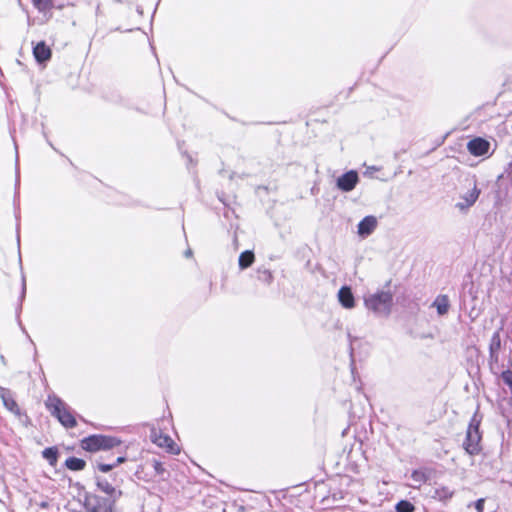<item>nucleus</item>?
<instances>
[{"label":"nucleus","instance_id":"nucleus-12","mask_svg":"<svg viewBox=\"0 0 512 512\" xmlns=\"http://www.w3.org/2000/svg\"><path fill=\"white\" fill-rule=\"evenodd\" d=\"M0 398L2 399L4 406L10 412L17 416L20 415V409L9 390L0 387Z\"/></svg>","mask_w":512,"mask_h":512},{"label":"nucleus","instance_id":"nucleus-8","mask_svg":"<svg viewBox=\"0 0 512 512\" xmlns=\"http://www.w3.org/2000/svg\"><path fill=\"white\" fill-rule=\"evenodd\" d=\"M359 182L357 171L350 170L337 178L336 186L343 192L352 191Z\"/></svg>","mask_w":512,"mask_h":512},{"label":"nucleus","instance_id":"nucleus-27","mask_svg":"<svg viewBox=\"0 0 512 512\" xmlns=\"http://www.w3.org/2000/svg\"><path fill=\"white\" fill-rule=\"evenodd\" d=\"M484 502H485L484 499H478L475 502V509L477 510V512H483Z\"/></svg>","mask_w":512,"mask_h":512},{"label":"nucleus","instance_id":"nucleus-9","mask_svg":"<svg viewBox=\"0 0 512 512\" xmlns=\"http://www.w3.org/2000/svg\"><path fill=\"white\" fill-rule=\"evenodd\" d=\"M150 438L157 446L165 448L172 453L178 452V449L175 448L174 441L168 435L163 434L160 430L152 428Z\"/></svg>","mask_w":512,"mask_h":512},{"label":"nucleus","instance_id":"nucleus-23","mask_svg":"<svg viewBox=\"0 0 512 512\" xmlns=\"http://www.w3.org/2000/svg\"><path fill=\"white\" fill-rule=\"evenodd\" d=\"M501 340L498 332L494 333L491 339L490 349L492 352L497 351L500 348Z\"/></svg>","mask_w":512,"mask_h":512},{"label":"nucleus","instance_id":"nucleus-30","mask_svg":"<svg viewBox=\"0 0 512 512\" xmlns=\"http://www.w3.org/2000/svg\"><path fill=\"white\" fill-rule=\"evenodd\" d=\"M509 365L512 367V357L509 360Z\"/></svg>","mask_w":512,"mask_h":512},{"label":"nucleus","instance_id":"nucleus-20","mask_svg":"<svg viewBox=\"0 0 512 512\" xmlns=\"http://www.w3.org/2000/svg\"><path fill=\"white\" fill-rule=\"evenodd\" d=\"M34 7L42 13L49 12L53 9V0H32Z\"/></svg>","mask_w":512,"mask_h":512},{"label":"nucleus","instance_id":"nucleus-1","mask_svg":"<svg viewBox=\"0 0 512 512\" xmlns=\"http://www.w3.org/2000/svg\"><path fill=\"white\" fill-rule=\"evenodd\" d=\"M26 286L24 279L16 274L13 281V292L10 304L3 303L4 316L18 319L22 310V300L25 296Z\"/></svg>","mask_w":512,"mask_h":512},{"label":"nucleus","instance_id":"nucleus-29","mask_svg":"<svg viewBox=\"0 0 512 512\" xmlns=\"http://www.w3.org/2000/svg\"><path fill=\"white\" fill-rule=\"evenodd\" d=\"M95 182H96V179H95V178H93V177H90V178L88 179L87 184H88V185H90V186H92V184H93V183H95Z\"/></svg>","mask_w":512,"mask_h":512},{"label":"nucleus","instance_id":"nucleus-15","mask_svg":"<svg viewBox=\"0 0 512 512\" xmlns=\"http://www.w3.org/2000/svg\"><path fill=\"white\" fill-rule=\"evenodd\" d=\"M97 486L102 492L106 493L114 500H117L122 494L121 491H117L106 479H99Z\"/></svg>","mask_w":512,"mask_h":512},{"label":"nucleus","instance_id":"nucleus-11","mask_svg":"<svg viewBox=\"0 0 512 512\" xmlns=\"http://www.w3.org/2000/svg\"><path fill=\"white\" fill-rule=\"evenodd\" d=\"M338 299H339L340 304L346 309H351L355 306L354 295L349 286H342L339 289Z\"/></svg>","mask_w":512,"mask_h":512},{"label":"nucleus","instance_id":"nucleus-14","mask_svg":"<svg viewBox=\"0 0 512 512\" xmlns=\"http://www.w3.org/2000/svg\"><path fill=\"white\" fill-rule=\"evenodd\" d=\"M479 195H480V190L477 188V186L475 184L474 187L463 196V199L465 202L458 203L457 207H459L460 209H465V208L472 206L477 201Z\"/></svg>","mask_w":512,"mask_h":512},{"label":"nucleus","instance_id":"nucleus-6","mask_svg":"<svg viewBox=\"0 0 512 512\" xmlns=\"http://www.w3.org/2000/svg\"><path fill=\"white\" fill-rule=\"evenodd\" d=\"M392 296L388 292H378L365 299L366 306L374 311L385 310L391 303Z\"/></svg>","mask_w":512,"mask_h":512},{"label":"nucleus","instance_id":"nucleus-4","mask_svg":"<svg viewBox=\"0 0 512 512\" xmlns=\"http://www.w3.org/2000/svg\"><path fill=\"white\" fill-rule=\"evenodd\" d=\"M121 441L115 437L105 435H92L82 440L81 446L87 451H98L114 448Z\"/></svg>","mask_w":512,"mask_h":512},{"label":"nucleus","instance_id":"nucleus-21","mask_svg":"<svg viewBox=\"0 0 512 512\" xmlns=\"http://www.w3.org/2000/svg\"><path fill=\"white\" fill-rule=\"evenodd\" d=\"M43 457L52 465L54 466L57 462V456L58 452L55 448H46L42 452Z\"/></svg>","mask_w":512,"mask_h":512},{"label":"nucleus","instance_id":"nucleus-16","mask_svg":"<svg viewBox=\"0 0 512 512\" xmlns=\"http://www.w3.org/2000/svg\"><path fill=\"white\" fill-rule=\"evenodd\" d=\"M433 307L437 309V312L440 316L445 315L449 308L450 302L447 295H438L433 302Z\"/></svg>","mask_w":512,"mask_h":512},{"label":"nucleus","instance_id":"nucleus-7","mask_svg":"<svg viewBox=\"0 0 512 512\" xmlns=\"http://www.w3.org/2000/svg\"><path fill=\"white\" fill-rule=\"evenodd\" d=\"M468 152L475 157L487 155L491 144L488 140L482 137H474L467 143Z\"/></svg>","mask_w":512,"mask_h":512},{"label":"nucleus","instance_id":"nucleus-13","mask_svg":"<svg viewBox=\"0 0 512 512\" xmlns=\"http://www.w3.org/2000/svg\"><path fill=\"white\" fill-rule=\"evenodd\" d=\"M377 226V220L374 216H366L358 224V233L362 236L371 234Z\"/></svg>","mask_w":512,"mask_h":512},{"label":"nucleus","instance_id":"nucleus-22","mask_svg":"<svg viewBox=\"0 0 512 512\" xmlns=\"http://www.w3.org/2000/svg\"><path fill=\"white\" fill-rule=\"evenodd\" d=\"M396 511L397 512H414L415 506L406 500H401L396 504Z\"/></svg>","mask_w":512,"mask_h":512},{"label":"nucleus","instance_id":"nucleus-28","mask_svg":"<svg viewBox=\"0 0 512 512\" xmlns=\"http://www.w3.org/2000/svg\"><path fill=\"white\" fill-rule=\"evenodd\" d=\"M124 461H125L124 457H118L114 464H116V466H117L118 464L123 463Z\"/></svg>","mask_w":512,"mask_h":512},{"label":"nucleus","instance_id":"nucleus-19","mask_svg":"<svg viewBox=\"0 0 512 512\" xmlns=\"http://www.w3.org/2000/svg\"><path fill=\"white\" fill-rule=\"evenodd\" d=\"M65 465L70 470L80 471L85 468L86 463L83 459L70 457L66 460Z\"/></svg>","mask_w":512,"mask_h":512},{"label":"nucleus","instance_id":"nucleus-10","mask_svg":"<svg viewBox=\"0 0 512 512\" xmlns=\"http://www.w3.org/2000/svg\"><path fill=\"white\" fill-rule=\"evenodd\" d=\"M33 55L38 63H43L51 59L52 51L44 41H40L33 47Z\"/></svg>","mask_w":512,"mask_h":512},{"label":"nucleus","instance_id":"nucleus-26","mask_svg":"<svg viewBox=\"0 0 512 512\" xmlns=\"http://www.w3.org/2000/svg\"><path fill=\"white\" fill-rule=\"evenodd\" d=\"M116 464H99L98 467L102 472H108L114 468Z\"/></svg>","mask_w":512,"mask_h":512},{"label":"nucleus","instance_id":"nucleus-2","mask_svg":"<svg viewBox=\"0 0 512 512\" xmlns=\"http://www.w3.org/2000/svg\"><path fill=\"white\" fill-rule=\"evenodd\" d=\"M46 407L55 416L60 423L66 428H73L76 426V419L70 412L69 407L60 398L56 396H49L46 401Z\"/></svg>","mask_w":512,"mask_h":512},{"label":"nucleus","instance_id":"nucleus-5","mask_svg":"<svg viewBox=\"0 0 512 512\" xmlns=\"http://www.w3.org/2000/svg\"><path fill=\"white\" fill-rule=\"evenodd\" d=\"M116 500L96 495L86 497L85 506L88 512H114Z\"/></svg>","mask_w":512,"mask_h":512},{"label":"nucleus","instance_id":"nucleus-24","mask_svg":"<svg viewBox=\"0 0 512 512\" xmlns=\"http://www.w3.org/2000/svg\"><path fill=\"white\" fill-rule=\"evenodd\" d=\"M415 482L421 483L426 481V475L422 471H414L411 475Z\"/></svg>","mask_w":512,"mask_h":512},{"label":"nucleus","instance_id":"nucleus-18","mask_svg":"<svg viewBox=\"0 0 512 512\" xmlns=\"http://www.w3.org/2000/svg\"><path fill=\"white\" fill-rule=\"evenodd\" d=\"M454 495V491L449 487L441 486L435 489L433 498L439 501H448Z\"/></svg>","mask_w":512,"mask_h":512},{"label":"nucleus","instance_id":"nucleus-3","mask_svg":"<svg viewBox=\"0 0 512 512\" xmlns=\"http://www.w3.org/2000/svg\"><path fill=\"white\" fill-rule=\"evenodd\" d=\"M480 419L474 415L470 421L466 432V439L463 447L470 455H476L480 452L481 433L479 431Z\"/></svg>","mask_w":512,"mask_h":512},{"label":"nucleus","instance_id":"nucleus-17","mask_svg":"<svg viewBox=\"0 0 512 512\" xmlns=\"http://www.w3.org/2000/svg\"><path fill=\"white\" fill-rule=\"evenodd\" d=\"M255 261V255L252 251L250 250H246L244 252H242L239 256V260H238V263H239V267L241 269H246L248 267H250Z\"/></svg>","mask_w":512,"mask_h":512},{"label":"nucleus","instance_id":"nucleus-25","mask_svg":"<svg viewBox=\"0 0 512 512\" xmlns=\"http://www.w3.org/2000/svg\"><path fill=\"white\" fill-rule=\"evenodd\" d=\"M153 468H154L156 474H158V475L163 474L164 471H165V469L162 466L161 462H159L158 460H153Z\"/></svg>","mask_w":512,"mask_h":512}]
</instances>
